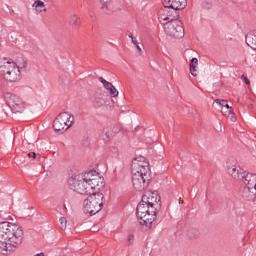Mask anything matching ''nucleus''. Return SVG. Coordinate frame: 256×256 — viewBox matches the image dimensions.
Wrapping results in <instances>:
<instances>
[{"label": "nucleus", "instance_id": "obj_21", "mask_svg": "<svg viewBox=\"0 0 256 256\" xmlns=\"http://www.w3.org/2000/svg\"><path fill=\"white\" fill-rule=\"evenodd\" d=\"M80 175H82L84 181H86V183H88V185H89L91 183V181L93 179H95V177H97V175H99V173L95 170H90V171L82 173Z\"/></svg>", "mask_w": 256, "mask_h": 256}, {"label": "nucleus", "instance_id": "obj_39", "mask_svg": "<svg viewBox=\"0 0 256 256\" xmlns=\"http://www.w3.org/2000/svg\"><path fill=\"white\" fill-rule=\"evenodd\" d=\"M102 4V9H105V7H107V4L109 3V1L111 0H100Z\"/></svg>", "mask_w": 256, "mask_h": 256}, {"label": "nucleus", "instance_id": "obj_28", "mask_svg": "<svg viewBox=\"0 0 256 256\" xmlns=\"http://www.w3.org/2000/svg\"><path fill=\"white\" fill-rule=\"evenodd\" d=\"M104 133H105V137H106V138H104V141H109V139H111V137H113V135H114L113 131H110L109 128H105Z\"/></svg>", "mask_w": 256, "mask_h": 256}, {"label": "nucleus", "instance_id": "obj_38", "mask_svg": "<svg viewBox=\"0 0 256 256\" xmlns=\"http://www.w3.org/2000/svg\"><path fill=\"white\" fill-rule=\"evenodd\" d=\"M128 37L130 38V39H132V43H133V45H137V39H135V37H133V34H129L128 35Z\"/></svg>", "mask_w": 256, "mask_h": 256}, {"label": "nucleus", "instance_id": "obj_42", "mask_svg": "<svg viewBox=\"0 0 256 256\" xmlns=\"http://www.w3.org/2000/svg\"><path fill=\"white\" fill-rule=\"evenodd\" d=\"M256 2V0H254Z\"/></svg>", "mask_w": 256, "mask_h": 256}, {"label": "nucleus", "instance_id": "obj_1", "mask_svg": "<svg viewBox=\"0 0 256 256\" xmlns=\"http://www.w3.org/2000/svg\"><path fill=\"white\" fill-rule=\"evenodd\" d=\"M23 243V227L11 222H0V253L9 255L13 247Z\"/></svg>", "mask_w": 256, "mask_h": 256}, {"label": "nucleus", "instance_id": "obj_23", "mask_svg": "<svg viewBox=\"0 0 256 256\" xmlns=\"http://www.w3.org/2000/svg\"><path fill=\"white\" fill-rule=\"evenodd\" d=\"M177 9H172L169 8V13H168V23H173V21H179V13L177 12Z\"/></svg>", "mask_w": 256, "mask_h": 256}, {"label": "nucleus", "instance_id": "obj_40", "mask_svg": "<svg viewBox=\"0 0 256 256\" xmlns=\"http://www.w3.org/2000/svg\"><path fill=\"white\" fill-rule=\"evenodd\" d=\"M135 45V47L137 48V51H139V53H141V46H139V43L137 42V40H136V44H134Z\"/></svg>", "mask_w": 256, "mask_h": 256}, {"label": "nucleus", "instance_id": "obj_26", "mask_svg": "<svg viewBox=\"0 0 256 256\" xmlns=\"http://www.w3.org/2000/svg\"><path fill=\"white\" fill-rule=\"evenodd\" d=\"M146 218L153 219L151 223H140V225H145L146 227H152L153 223H157V213H148L146 214Z\"/></svg>", "mask_w": 256, "mask_h": 256}, {"label": "nucleus", "instance_id": "obj_16", "mask_svg": "<svg viewBox=\"0 0 256 256\" xmlns=\"http://www.w3.org/2000/svg\"><path fill=\"white\" fill-rule=\"evenodd\" d=\"M169 9H171L170 7H164V9L159 11L158 14V19L159 22L164 25V27H167V25H169V21H171L172 18H169L168 13Z\"/></svg>", "mask_w": 256, "mask_h": 256}, {"label": "nucleus", "instance_id": "obj_17", "mask_svg": "<svg viewBox=\"0 0 256 256\" xmlns=\"http://www.w3.org/2000/svg\"><path fill=\"white\" fill-rule=\"evenodd\" d=\"M242 197L246 201H255L256 194L253 189H251V186H245L242 191Z\"/></svg>", "mask_w": 256, "mask_h": 256}, {"label": "nucleus", "instance_id": "obj_34", "mask_svg": "<svg viewBox=\"0 0 256 256\" xmlns=\"http://www.w3.org/2000/svg\"><path fill=\"white\" fill-rule=\"evenodd\" d=\"M226 117H230L231 121L233 122L237 121V116H235V113H233V111L231 113H227Z\"/></svg>", "mask_w": 256, "mask_h": 256}, {"label": "nucleus", "instance_id": "obj_36", "mask_svg": "<svg viewBox=\"0 0 256 256\" xmlns=\"http://www.w3.org/2000/svg\"><path fill=\"white\" fill-rule=\"evenodd\" d=\"M19 70L20 69H27V62L25 60H23L22 63L19 64Z\"/></svg>", "mask_w": 256, "mask_h": 256}, {"label": "nucleus", "instance_id": "obj_19", "mask_svg": "<svg viewBox=\"0 0 256 256\" xmlns=\"http://www.w3.org/2000/svg\"><path fill=\"white\" fill-rule=\"evenodd\" d=\"M245 39L248 47H251V49H254V51H256V32L246 34Z\"/></svg>", "mask_w": 256, "mask_h": 256}, {"label": "nucleus", "instance_id": "obj_30", "mask_svg": "<svg viewBox=\"0 0 256 256\" xmlns=\"http://www.w3.org/2000/svg\"><path fill=\"white\" fill-rule=\"evenodd\" d=\"M59 221H60L61 229H67V218L61 217Z\"/></svg>", "mask_w": 256, "mask_h": 256}, {"label": "nucleus", "instance_id": "obj_8", "mask_svg": "<svg viewBox=\"0 0 256 256\" xmlns=\"http://www.w3.org/2000/svg\"><path fill=\"white\" fill-rule=\"evenodd\" d=\"M142 203L149 205L151 213H159L161 211V196L155 192H146L143 194Z\"/></svg>", "mask_w": 256, "mask_h": 256}, {"label": "nucleus", "instance_id": "obj_31", "mask_svg": "<svg viewBox=\"0 0 256 256\" xmlns=\"http://www.w3.org/2000/svg\"><path fill=\"white\" fill-rule=\"evenodd\" d=\"M213 7V4L209 1H203L202 2V8L209 10Z\"/></svg>", "mask_w": 256, "mask_h": 256}, {"label": "nucleus", "instance_id": "obj_41", "mask_svg": "<svg viewBox=\"0 0 256 256\" xmlns=\"http://www.w3.org/2000/svg\"><path fill=\"white\" fill-rule=\"evenodd\" d=\"M244 82L246 83V85H251V81L247 77H244Z\"/></svg>", "mask_w": 256, "mask_h": 256}, {"label": "nucleus", "instance_id": "obj_32", "mask_svg": "<svg viewBox=\"0 0 256 256\" xmlns=\"http://www.w3.org/2000/svg\"><path fill=\"white\" fill-rule=\"evenodd\" d=\"M226 111H222V115H227V113H231L233 111V108L227 104V102L224 105Z\"/></svg>", "mask_w": 256, "mask_h": 256}, {"label": "nucleus", "instance_id": "obj_25", "mask_svg": "<svg viewBox=\"0 0 256 256\" xmlns=\"http://www.w3.org/2000/svg\"><path fill=\"white\" fill-rule=\"evenodd\" d=\"M33 7L38 11V13H43V11H47L45 7V3L41 0H36L33 4Z\"/></svg>", "mask_w": 256, "mask_h": 256}, {"label": "nucleus", "instance_id": "obj_12", "mask_svg": "<svg viewBox=\"0 0 256 256\" xmlns=\"http://www.w3.org/2000/svg\"><path fill=\"white\" fill-rule=\"evenodd\" d=\"M101 191L105 189V179L101 177L99 174L94 176V179L88 184V191L93 193V191Z\"/></svg>", "mask_w": 256, "mask_h": 256}, {"label": "nucleus", "instance_id": "obj_6", "mask_svg": "<svg viewBox=\"0 0 256 256\" xmlns=\"http://www.w3.org/2000/svg\"><path fill=\"white\" fill-rule=\"evenodd\" d=\"M151 183V173L132 172V185L136 191H145Z\"/></svg>", "mask_w": 256, "mask_h": 256}, {"label": "nucleus", "instance_id": "obj_10", "mask_svg": "<svg viewBox=\"0 0 256 256\" xmlns=\"http://www.w3.org/2000/svg\"><path fill=\"white\" fill-rule=\"evenodd\" d=\"M148 213H151V207L147 205V203L143 202V200H141L136 208V215L140 223L145 224L151 223L153 221V218L146 217Z\"/></svg>", "mask_w": 256, "mask_h": 256}, {"label": "nucleus", "instance_id": "obj_18", "mask_svg": "<svg viewBox=\"0 0 256 256\" xmlns=\"http://www.w3.org/2000/svg\"><path fill=\"white\" fill-rule=\"evenodd\" d=\"M68 23L72 29H79L81 27V18L77 14H72L68 17Z\"/></svg>", "mask_w": 256, "mask_h": 256}, {"label": "nucleus", "instance_id": "obj_13", "mask_svg": "<svg viewBox=\"0 0 256 256\" xmlns=\"http://www.w3.org/2000/svg\"><path fill=\"white\" fill-rule=\"evenodd\" d=\"M164 7H169L170 9H185L187 7V0H163Z\"/></svg>", "mask_w": 256, "mask_h": 256}, {"label": "nucleus", "instance_id": "obj_3", "mask_svg": "<svg viewBox=\"0 0 256 256\" xmlns=\"http://www.w3.org/2000/svg\"><path fill=\"white\" fill-rule=\"evenodd\" d=\"M0 73L9 83H17L21 79V70L17 63L11 59L4 58L0 62Z\"/></svg>", "mask_w": 256, "mask_h": 256}, {"label": "nucleus", "instance_id": "obj_4", "mask_svg": "<svg viewBox=\"0 0 256 256\" xmlns=\"http://www.w3.org/2000/svg\"><path fill=\"white\" fill-rule=\"evenodd\" d=\"M68 187L80 195H91V191H89V184L81 174L70 177L68 179Z\"/></svg>", "mask_w": 256, "mask_h": 256}, {"label": "nucleus", "instance_id": "obj_35", "mask_svg": "<svg viewBox=\"0 0 256 256\" xmlns=\"http://www.w3.org/2000/svg\"><path fill=\"white\" fill-rule=\"evenodd\" d=\"M133 241H135V236L129 235L128 236V246L133 245Z\"/></svg>", "mask_w": 256, "mask_h": 256}, {"label": "nucleus", "instance_id": "obj_2", "mask_svg": "<svg viewBox=\"0 0 256 256\" xmlns=\"http://www.w3.org/2000/svg\"><path fill=\"white\" fill-rule=\"evenodd\" d=\"M89 197L84 200V213L87 215H97L105 205V196L101 192H90L85 194Z\"/></svg>", "mask_w": 256, "mask_h": 256}, {"label": "nucleus", "instance_id": "obj_20", "mask_svg": "<svg viewBox=\"0 0 256 256\" xmlns=\"http://www.w3.org/2000/svg\"><path fill=\"white\" fill-rule=\"evenodd\" d=\"M199 230L196 228H190L186 231V239L188 241H196L199 238Z\"/></svg>", "mask_w": 256, "mask_h": 256}, {"label": "nucleus", "instance_id": "obj_24", "mask_svg": "<svg viewBox=\"0 0 256 256\" xmlns=\"http://www.w3.org/2000/svg\"><path fill=\"white\" fill-rule=\"evenodd\" d=\"M199 63V60H197V58H192L190 61V73L192 75V77H197V74L195 73L197 71V65Z\"/></svg>", "mask_w": 256, "mask_h": 256}, {"label": "nucleus", "instance_id": "obj_27", "mask_svg": "<svg viewBox=\"0 0 256 256\" xmlns=\"http://www.w3.org/2000/svg\"><path fill=\"white\" fill-rule=\"evenodd\" d=\"M98 81H100V83H102V85L106 89V91H109V89H111L113 87L111 82L105 80V78H103V77H99Z\"/></svg>", "mask_w": 256, "mask_h": 256}, {"label": "nucleus", "instance_id": "obj_22", "mask_svg": "<svg viewBox=\"0 0 256 256\" xmlns=\"http://www.w3.org/2000/svg\"><path fill=\"white\" fill-rule=\"evenodd\" d=\"M106 101L105 98L103 97V95L101 94H96V96L94 97L93 100V106L96 109H99L100 107H103V105H105Z\"/></svg>", "mask_w": 256, "mask_h": 256}, {"label": "nucleus", "instance_id": "obj_7", "mask_svg": "<svg viewBox=\"0 0 256 256\" xmlns=\"http://www.w3.org/2000/svg\"><path fill=\"white\" fill-rule=\"evenodd\" d=\"M4 97L12 113H23L25 110V103L21 97L11 93H5Z\"/></svg>", "mask_w": 256, "mask_h": 256}, {"label": "nucleus", "instance_id": "obj_29", "mask_svg": "<svg viewBox=\"0 0 256 256\" xmlns=\"http://www.w3.org/2000/svg\"><path fill=\"white\" fill-rule=\"evenodd\" d=\"M111 97H118L119 95V91L117 90V88H115V86H113L112 88L108 89Z\"/></svg>", "mask_w": 256, "mask_h": 256}, {"label": "nucleus", "instance_id": "obj_11", "mask_svg": "<svg viewBox=\"0 0 256 256\" xmlns=\"http://www.w3.org/2000/svg\"><path fill=\"white\" fill-rule=\"evenodd\" d=\"M131 173H151L149 172V164L145 162L144 157L134 158L131 164Z\"/></svg>", "mask_w": 256, "mask_h": 256}, {"label": "nucleus", "instance_id": "obj_15", "mask_svg": "<svg viewBox=\"0 0 256 256\" xmlns=\"http://www.w3.org/2000/svg\"><path fill=\"white\" fill-rule=\"evenodd\" d=\"M239 181L243 182L246 187H251V185H255L256 174H251L244 171L242 172Z\"/></svg>", "mask_w": 256, "mask_h": 256}, {"label": "nucleus", "instance_id": "obj_37", "mask_svg": "<svg viewBox=\"0 0 256 256\" xmlns=\"http://www.w3.org/2000/svg\"><path fill=\"white\" fill-rule=\"evenodd\" d=\"M27 157H29V159H36L37 158V154L35 152H29L27 154Z\"/></svg>", "mask_w": 256, "mask_h": 256}, {"label": "nucleus", "instance_id": "obj_33", "mask_svg": "<svg viewBox=\"0 0 256 256\" xmlns=\"http://www.w3.org/2000/svg\"><path fill=\"white\" fill-rule=\"evenodd\" d=\"M215 103H217V105H220V107H225V104L227 103V100L224 99H216Z\"/></svg>", "mask_w": 256, "mask_h": 256}, {"label": "nucleus", "instance_id": "obj_5", "mask_svg": "<svg viewBox=\"0 0 256 256\" xmlns=\"http://www.w3.org/2000/svg\"><path fill=\"white\" fill-rule=\"evenodd\" d=\"M75 118L69 112L60 113L53 122V129L56 133H65L73 125Z\"/></svg>", "mask_w": 256, "mask_h": 256}, {"label": "nucleus", "instance_id": "obj_9", "mask_svg": "<svg viewBox=\"0 0 256 256\" xmlns=\"http://www.w3.org/2000/svg\"><path fill=\"white\" fill-rule=\"evenodd\" d=\"M164 31L170 37H176L181 39L185 36V28H183V22L181 20H175L164 26Z\"/></svg>", "mask_w": 256, "mask_h": 256}, {"label": "nucleus", "instance_id": "obj_14", "mask_svg": "<svg viewBox=\"0 0 256 256\" xmlns=\"http://www.w3.org/2000/svg\"><path fill=\"white\" fill-rule=\"evenodd\" d=\"M226 168L231 177H233V179H237V181L241 179V176L245 171L237 165H229V162H227Z\"/></svg>", "mask_w": 256, "mask_h": 256}]
</instances>
